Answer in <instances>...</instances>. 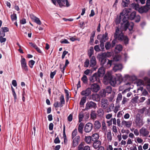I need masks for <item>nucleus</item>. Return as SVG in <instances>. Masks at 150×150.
<instances>
[{
    "instance_id": "nucleus-52",
    "label": "nucleus",
    "mask_w": 150,
    "mask_h": 150,
    "mask_svg": "<svg viewBox=\"0 0 150 150\" xmlns=\"http://www.w3.org/2000/svg\"><path fill=\"white\" fill-rule=\"evenodd\" d=\"M83 117V113L82 112L80 113L79 115V122H81L82 121V119Z\"/></svg>"
},
{
    "instance_id": "nucleus-3",
    "label": "nucleus",
    "mask_w": 150,
    "mask_h": 150,
    "mask_svg": "<svg viewBox=\"0 0 150 150\" xmlns=\"http://www.w3.org/2000/svg\"><path fill=\"white\" fill-rule=\"evenodd\" d=\"M124 79L126 81L125 85L128 87V88L130 89L133 88L132 82L136 80L137 77L134 75L130 76L128 74H125L124 76Z\"/></svg>"
},
{
    "instance_id": "nucleus-5",
    "label": "nucleus",
    "mask_w": 150,
    "mask_h": 150,
    "mask_svg": "<svg viewBox=\"0 0 150 150\" xmlns=\"http://www.w3.org/2000/svg\"><path fill=\"white\" fill-rule=\"evenodd\" d=\"M128 19L129 16L127 14L125 15L122 18V22L121 23V27L123 30L126 31L128 28L129 25Z\"/></svg>"
},
{
    "instance_id": "nucleus-36",
    "label": "nucleus",
    "mask_w": 150,
    "mask_h": 150,
    "mask_svg": "<svg viewBox=\"0 0 150 150\" xmlns=\"http://www.w3.org/2000/svg\"><path fill=\"white\" fill-rule=\"evenodd\" d=\"M85 141L88 144H90L92 140L91 137L90 136H85L84 139Z\"/></svg>"
},
{
    "instance_id": "nucleus-43",
    "label": "nucleus",
    "mask_w": 150,
    "mask_h": 150,
    "mask_svg": "<svg viewBox=\"0 0 150 150\" xmlns=\"http://www.w3.org/2000/svg\"><path fill=\"white\" fill-rule=\"evenodd\" d=\"M132 6L133 8L135 10H139V7L138 4L135 3H133L132 4Z\"/></svg>"
},
{
    "instance_id": "nucleus-12",
    "label": "nucleus",
    "mask_w": 150,
    "mask_h": 150,
    "mask_svg": "<svg viewBox=\"0 0 150 150\" xmlns=\"http://www.w3.org/2000/svg\"><path fill=\"white\" fill-rule=\"evenodd\" d=\"M73 139L72 142V146L75 147L78 145L80 141V137L77 136L74 137Z\"/></svg>"
},
{
    "instance_id": "nucleus-22",
    "label": "nucleus",
    "mask_w": 150,
    "mask_h": 150,
    "mask_svg": "<svg viewBox=\"0 0 150 150\" xmlns=\"http://www.w3.org/2000/svg\"><path fill=\"white\" fill-rule=\"evenodd\" d=\"M96 73L98 74L100 77L102 76L105 73L104 67H100Z\"/></svg>"
},
{
    "instance_id": "nucleus-49",
    "label": "nucleus",
    "mask_w": 150,
    "mask_h": 150,
    "mask_svg": "<svg viewBox=\"0 0 150 150\" xmlns=\"http://www.w3.org/2000/svg\"><path fill=\"white\" fill-rule=\"evenodd\" d=\"M86 97H83L81 99L80 102V104L81 105H83L86 102Z\"/></svg>"
},
{
    "instance_id": "nucleus-35",
    "label": "nucleus",
    "mask_w": 150,
    "mask_h": 150,
    "mask_svg": "<svg viewBox=\"0 0 150 150\" xmlns=\"http://www.w3.org/2000/svg\"><path fill=\"white\" fill-rule=\"evenodd\" d=\"M136 15V12L134 11L131 13L129 18L130 20H132L134 19V18H135Z\"/></svg>"
},
{
    "instance_id": "nucleus-4",
    "label": "nucleus",
    "mask_w": 150,
    "mask_h": 150,
    "mask_svg": "<svg viewBox=\"0 0 150 150\" xmlns=\"http://www.w3.org/2000/svg\"><path fill=\"white\" fill-rule=\"evenodd\" d=\"M104 57L105 55L103 53L99 56V60L101 61V63L105 66L106 68H109L111 65L112 61L109 60L108 59H105Z\"/></svg>"
},
{
    "instance_id": "nucleus-10",
    "label": "nucleus",
    "mask_w": 150,
    "mask_h": 150,
    "mask_svg": "<svg viewBox=\"0 0 150 150\" xmlns=\"http://www.w3.org/2000/svg\"><path fill=\"white\" fill-rule=\"evenodd\" d=\"M139 132L141 135L146 137L148 135L149 132L146 128L142 127L140 129Z\"/></svg>"
},
{
    "instance_id": "nucleus-32",
    "label": "nucleus",
    "mask_w": 150,
    "mask_h": 150,
    "mask_svg": "<svg viewBox=\"0 0 150 150\" xmlns=\"http://www.w3.org/2000/svg\"><path fill=\"white\" fill-rule=\"evenodd\" d=\"M114 108V104L113 103H111L109 105L108 108L107 109V112H111L112 110H113Z\"/></svg>"
},
{
    "instance_id": "nucleus-60",
    "label": "nucleus",
    "mask_w": 150,
    "mask_h": 150,
    "mask_svg": "<svg viewBox=\"0 0 150 150\" xmlns=\"http://www.w3.org/2000/svg\"><path fill=\"white\" fill-rule=\"evenodd\" d=\"M129 99L125 97H123V100L122 101V105L124 104L126 102H127Z\"/></svg>"
},
{
    "instance_id": "nucleus-47",
    "label": "nucleus",
    "mask_w": 150,
    "mask_h": 150,
    "mask_svg": "<svg viewBox=\"0 0 150 150\" xmlns=\"http://www.w3.org/2000/svg\"><path fill=\"white\" fill-rule=\"evenodd\" d=\"M35 63V62L33 60H31L29 61L28 62V65L31 68H32L33 67V66Z\"/></svg>"
},
{
    "instance_id": "nucleus-48",
    "label": "nucleus",
    "mask_w": 150,
    "mask_h": 150,
    "mask_svg": "<svg viewBox=\"0 0 150 150\" xmlns=\"http://www.w3.org/2000/svg\"><path fill=\"white\" fill-rule=\"evenodd\" d=\"M21 66L23 70L25 71H28V67L27 65V64H23L22 65H21Z\"/></svg>"
},
{
    "instance_id": "nucleus-1",
    "label": "nucleus",
    "mask_w": 150,
    "mask_h": 150,
    "mask_svg": "<svg viewBox=\"0 0 150 150\" xmlns=\"http://www.w3.org/2000/svg\"><path fill=\"white\" fill-rule=\"evenodd\" d=\"M114 37L115 39L112 41L111 44L112 47L115 46L117 40L120 41H123L125 45L127 44L128 43V39L127 37L124 35L122 32L119 33V29L118 28H117L116 29L114 35Z\"/></svg>"
},
{
    "instance_id": "nucleus-17",
    "label": "nucleus",
    "mask_w": 150,
    "mask_h": 150,
    "mask_svg": "<svg viewBox=\"0 0 150 150\" xmlns=\"http://www.w3.org/2000/svg\"><path fill=\"white\" fill-rule=\"evenodd\" d=\"M132 122L131 121H126L123 120L122 122V124L127 128H130L132 125Z\"/></svg>"
},
{
    "instance_id": "nucleus-8",
    "label": "nucleus",
    "mask_w": 150,
    "mask_h": 150,
    "mask_svg": "<svg viewBox=\"0 0 150 150\" xmlns=\"http://www.w3.org/2000/svg\"><path fill=\"white\" fill-rule=\"evenodd\" d=\"M90 88L93 92L96 93L100 90V86L97 83H93L91 85Z\"/></svg>"
},
{
    "instance_id": "nucleus-34",
    "label": "nucleus",
    "mask_w": 150,
    "mask_h": 150,
    "mask_svg": "<svg viewBox=\"0 0 150 150\" xmlns=\"http://www.w3.org/2000/svg\"><path fill=\"white\" fill-rule=\"evenodd\" d=\"M122 95L121 93H119L118 94L116 100V104L119 103L122 100Z\"/></svg>"
},
{
    "instance_id": "nucleus-51",
    "label": "nucleus",
    "mask_w": 150,
    "mask_h": 150,
    "mask_svg": "<svg viewBox=\"0 0 150 150\" xmlns=\"http://www.w3.org/2000/svg\"><path fill=\"white\" fill-rule=\"evenodd\" d=\"M89 60L88 59H86L84 63V67H88L89 65Z\"/></svg>"
},
{
    "instance_id": "nucleus-21",
    "label": "nucleus",
    "mask_w": 150,
    "mask_h": 150,
    "mask_svg": "<svg viewBox=\"0 0 150 150\" xmlns=\"http://www.w3.org/2000/svg\"><path fill=\"white\" fill-rule=\"evenodd\" d=\"M69 63V62L68 59H66L65 61V63L64 66H63L62 64H60V69H61L62 72L63 74L64 73V70L65 67L67 66L68 64Z\"/></svg>"
},
{
    "instance_id": "nucleus-41",
    "label": "nucleus",
    "mask_w": 150,
    "mask_h": 150,
    "mask_svg": "<svg viewBox=\"0 0 150 150\" xmlns=\"http://www.w3.org/2000/svg\"><path fill=\"white\" fill-rule=\"evenodd\" d=\"M107 138L109 142H111L112 140V136L111 133L110 131L108 132L107 134Z\"/></svg>"
},
{
    "instance_id": "nucleus-31",
    "label": "nucleus",
    "mask_w": 150,
    "mask_h": 150,
    "mask_svg": "<svg viewBox=\"0 0 150 150\" xmlns=\"http://www.w3.org/2000/svg\"><path fill=\"white\" fill-rule=\"evenodd\" d=\"M83 126L84 125L83 124L82 122L81 123L79 126L78 128V131L79 132L80 134H83Z\"/></svg>"
},
{
    "instance_id": "nucleus-15",
    "label": "nucleus",
    "mask_w": 150,
    "mask_h": 150,
    "mask_svg": "<svg viewBox=\"0 0 150 150\" xmlns=\"http://www.w3.org/2000/svg\"><path fill=\"white\" fill-rule=\"evenodd\" d=\"M91 93V91L90 88H88L86 90H83L81 92V94L84 96L86 97L88 96Z\"/></svg>"
},
{
    "instance_id": "nucleus-27",
    "label": "nucleus",
    "mask_w": 150,
    "mask_h": 150,
    "mask_svg": "<svg viewBox=\"0 0 150 150\" xmlns=\"http://www.w3.org/2000/svg\"><path fill=\"white\" fill-rule=\"evenodd\" d=\"M78 150H91V148L88 146H85L84 147H83L81 146V144H80L78 146Z\"/></svg>"
},
{
    "instance_id": "nucleus-61",
    "label": "nucleus",
    "mask_w": 150,
    "mask_h": 150,
    "mask_svg": "<svg viewBox=\"0 0 150 150\" xmlns=\"http://www.w3.org/2000/svg\"><path fill=\"white\" fill-rule=\"evenodd\" d=\"M61 43L62 44H69V42L66 39H62L61 41Z\"/></svg>"
},
{
    "instance_id": "nucleus-2",
    "label": "nucleus",
    "mask_w": 150,
    "mask_h": 150,
    "mask_svg": "<svg viewBox=\"0 0 150 150\" xmlns=\"http://www.w3.org/2000/svg\"><path fill=\"white\" fill-rule=\"evenodd\" d=\"M103 82L106 84L109 83L112 86L114 87L115 86L116 83V79L113 77L111 71H108L105 75L104 77Z\"/></svg>"
},
{
    "instance_id": "nucleus-55",
    "label": "nucleus",
    "mask_w": 150,
    "mask_h": 150,
    "mask_svg": "<svg viewBox=\"0 0 150 150\" xmlns=\"http://www.w3.org/2000/svg\"><path fill=\"white\" fill-rule=\"evenodd\" d=\"M124 114V112L123 110L119 111L117 115V117H121Z\"/></svg>"
},
{
    "instance_id": "nucleus-16",
    "label": "nucleus",
    "mask_w": 150,
    "mask_h": 150,
    "mask_svg": "<svg viewBox=\"0 0 150 150\" xmlns=\"http://www.w3.org/2000/svg\"><path fill=\"white\" fill-rule=\"evenodd\" d=\"M30 17L31 19L38 24L40 25L41 24V22L39 19L33 15L31 14Z\"/></svg>"
},
{
    "instance_id": "nucleus-42",
    "label": "nucleus",
    "mask_w": 150,
    "mask_h": 150,
    "mask_svg": "<svg viewBox=\"0 0 150 150\" xmlns=\"http://www.w3.org/2000/svg\"><path fill=\"white\" fill-rule=\"evenodd\" d=\"M81 80L83 83L85 84H86L88 82V79L86 76L83 75L81 79Z\"/></svg>"
},
{
    "instance_id": "nucleus-38",
    "label": "nucleus",
    "mask_w": 150,
    "mask_h": 150,
    "mask_svg": "<svg viewBox=\"0 0 150 150\" xmlns=\"http://www.w3.org/2000/svg\"><path fill=\"white\" fill-rule=\"evenodd\" d=\"M60 100L61 103L60 106L62 107L63 106V104H64L65 103V100L63 95H62L60 96Z\"/></svg>"
},
{
    "instance_id": "nucleus-26",
    "label": "nucleus",
    "mask_w": 150,
    "mask_h": 150,
    "mask_svg": "<svg viewBox=\"0 0 150 150\" xmlns=\"http://www.w3.org/2000/svg\"><path fill=\"white\" fill-rule=\"evenodd\" d=\"M94 125L95 129H98L100 127L101 124L98 121L96 120L94 122Z\"/></svg>"
},
{
    "instance_id": "nucleus-29",
    "label": "nucleus",
    "mask_w": 150,
    "mask_h": 150,
    "mask_svg": "<svg viewBox=\"0 0 150 150\" xmlns=\"http://www.w3.org/2000/svg\"><path fill=\"white\" fill-rule=\"evenodd\" d=\"M101 129L103 132H106L107 131V127L104 121L102 122Z\"/></svg>"
},
{
    "instance_id": "nucleus-37",
    "label": "nucleus",
    "mask_w": 150,
    "mask_h": 150,
    "mask_svg": "<svg viewBox=\"0 0 150 150\" xmlns=\"http://www.w3.org/2000/svg\"><path fill=\"white\" fill-rule=\"evenodd\" d=\"M144 84V81L141 79H138L137 80L136 84L137 86H143Z\"/></svg>"
},
{
    "instance_id": "nucleus-23",
    "label": "nucleus",
    "mask_w": 150,
    "mask_h": 150,
    "mask_svg": "<svg viewBox=\"0 0 150 150\" xmlns=\"http://www.w3.org/2000/svg\"><path fill=\"white\" fill-rule=\"evenodd\" d=\"M112 91V88L110 86H108L103 90V93H110Z\"/></svg>"
},
{
    "instance_id": "nucleus-19",
    "label": "nucleus",
    "mask_w": 150,
    "mask_h": 150,
    "mask_svg": "<svg viewBox=\"0 0 150 150\" xmlns=\"http://www.w3.org/2000/svg\"><path fill=\"white\" fill-rule=\"evenodd\" d=\"M127 11V9H125L122 12H121L120 13V15L119 16V17H117L115 20V22L117 24L119 23L120 22H121V16H123V15H125L126 13H124L125 12H126Z\"/></svg>"
},
{
    "instance_id": "nucleus-45",
    "label": "nucleus",
    "mask_w": 150,
    "mask_h": 150,
    "mask_svg": "<svg viewBox=\"0 0 150 150\" xmlns=\"http://www.w3.org/2000/svg\"><path fill=\"white\" fill-rule=\"evenodd\" d=\"M111 47V44L110 42H107L105 43V47L106 50H108Z\"/></svg>"
},
{
    "instance_id": "nucleus-7",
    "label": "nucleus",
    "mask_w": 150,
    "mask_h": 150,
    "mask_svg": "<svg viewBox=\"0 0 150 150\" xmlns=\"http://www.w3.org/2000/svg\"><path fill=\"white\" fill-rule=\"evenodd\" d=\"M100 77L98 73H95L90 77L89 79L90 81L92 83H94L96 81L99 82Z\"/></svg>"
},
{
    "instance_id": "nucleus-28",
    "label": "nucleus",
    "mask_w": 150,
    "mask_h": 150,
    "mask_svg": "<svg viewBox=\"0 0 150 150\" xmlns=\"http://www.w3.org/2000/svg\"><path fill=\"white\" fill-rule=\"evenodd\" d=\"M88 55L89 58L91 57L92 55L94 54V50L93 47H90L88 52Z\"/></svg>"
},
{
    "instance_id": "nucleus-33",
    "label": "nucleus",
    "mask_w": 150,
    "mask_h": 150,
    "mask_svg": "<svg viewBox=\"0 0 150 150\" xmlns=\"http://www.w3.org/2000/svg\"><path fill=\"white\" fill-rule=\"evenodd\" d=\"M122 49V46L121 45H119L116 46L115 48V51L117 52L121 51Z\"/></svg>"
},
{
    "instance_id": "nucleus-56",
    "label": "nucleus",
    "mask_w": 150,
    "mask_h": 150,
    "mask_svg": "<svg viewBox=\"0 0 150 150\" xmlns=\"http://www.w3.org/2000/svg\"><path fill=\"white\" fill-rule=\"evenodd\" d=\"M135 22H138L140 21V17L139 15H136L134 19Z\"/></svg>"
},
{
    "instance_id": "nucleus-30",
    "label": "nucleus",
    "mask_w": 150,
    "mask_h": 150,
    "mask_svg": "<svg viewBox=\"0 0 150 150\" xmlns=\"http://www.w3.org/2000/svg\"><path fill=\"white\" fill-rule=\"evenodd\" d=\"M91 138L93 142L98 141L99 138V135L97 133H95L92 135Z\"/></svg>"
},
{
    "instance_id": "nucleus-11",
    "label": "nucleus",
    "mask_w": 150,
    "mask_h": 150,
    "mask_svg": "<svg viewBox=\"0 0 150 150\" xmlns=\"http://www.w3.org/2000/svg\"><path fill=\"white\" fill-rule=\"evenodd\" d=\"M93 127V124L90 122L87 123L85 126L84 131L86 133L90 132L92 130Z\"/></svg>"
},
{
    "instance_id": "nucleus-59",
    "label": "nucleus",
    "mask_w": 150,
    "mask_h": 150,
    "mask_svg": "<svg viewBox=\"0 0 150 150\" xmlns=\"http://www.w3.org/2000/svg\"><path fill=\"white\" fill-rule=\"evenodd\" d=\"M65 93L66 94V96L67 98V99L68 100L69 98L70 97V96L69 95V92L68 90L65 89L64 90Z\"/></svg>"
},
{
    "instance_id": "nucleus-50",
    "label": "nucleus",
    "mask_w": 150,
    "mask_h": 150,
    "mask_svg": "<svg viewBox=\"0 0 150 150\" xmlns=\"http://www.w3.org/2000/svg\"><path fill=\"white\" fill-rule=\"evenodd\" d=\"M11 17L12 21H15L17 19L16 15L15 13H13L11 14Z\"/></svg>"
},
{
    "instance_id": "nucleus-44",
    "label": "nucleus",
    "mask_w": 150,
    "mask_h": 150,
    "mask_svg": "<svg viewBox=\"0 0 150 150\" xmlns=\"http://www.w3.org/2000/svg\"><path fill=\"white\" fill-rule=\"evenodd\" d=\"M95 32L93 31L91 34V36L90 38V42L91 43L93 41V38L95 36Z\"/></svg>"
},
{
    "instance_id": "nucleus-20",
    "label": "nucleus",
    "mask_w": 150,
    "mask_h": 150,
    "mask_svg": "<svg viewBox=\"0 0 150 150\" xmlns=\"http://www.w3.org/2000/svg\"><path fill=\"white\" fill-rule=\"evenodd\" d=\"M122 69V66L121 64H115L113 68V70L115 72L118 71H121Z\"/></svg>"
},
{
    "instance_id": "nucleus-57",
    "label": "nucleus",
    "mask_w": 150,
    "mask_h": 150,
    "mask_svg": "<svg viewBox=\"0 0 150 150\" xmlns=\"http://www.w3.org/2000/svg\"><path fill=\"white\" fill-rule=\"evenodd\" d=\"M105 57H109L112 55V53L110 52H105L103 53Z\"/></svg>"
},
{
    "instance_id": "nucleus-54",
    "label": "nucleus",
    "mask_w": 150,
    "mask_h": 150,
    "mask_svg": "<svg viewBox=\"0 0 150 150\" xmlns=\"http://www.w3.org/2000/svg\"><path fill=\"white\" fill-rule=\"evenodd\" d=\"M134 26V24L132 22H131L130 23H129V25L128 26V29L129 30H132Z\"/></svg>"
},
{
    "instance_id": "nucleus-53",
    "label": "nucleus",
    "mask_w": 150,
    "mask_h": 150,
    "mask_svg": "<svg viewBox=\"0 0 150 150\" xmlns=\"http://www.w3.org/2000/svg\"><path fill=\"white\" fill-rule=\"evenodd\" d=\"M147 109L146 107H143L142 109L139 110V112L141 114L144 113L146 110Z\"/></svg>"
},
{
    "instance_id": "nucleus-24",
    "label": "nucleus",
    "mask_w": 150,
    "mask_h": 150,
    "mask_svg": "<svg viewBox=\"0 0 150 150\" xmlns=\"http://www.w3.org/2000/svg\"><path fill=\"white\" fill-rule=\"evenodd\" d=\"M94 142L93 144V148L95 149L98 148L101 144V142L99 140Z\"/></svg>"
},
{
    "instance_id": "nucleus-18",
    "label": "nucleus",
    "mask_w": 150,
    "mask_h": 150,
    "mask_svg": "<svg viewBox=\"0 0 150 150\" xmlns=\"http://www.w3.org/2000/svg\"><path fill=\"white\" fill-rule=\"evenodd\" d=\"M135 122L137 125L139 126H142L144 124L142 119L139 117L137 116L136 118Z\"/></svg>"
},
{
    "instance_id": "nucleus-14",
    "label": "nucleus",
    "mask_w": 150,
    "mask_h": 150,
    "mask_svg": "<svg viewBox=\"0 0 150 150\" xmlns=\"http://www.w3.org/2000/svg\"><path fill=\"white\" fill-rule=\"evenodd\" d=\"M108 100L105 99H102L101 101V107L103 109H106L108 107Z\"/></svg>"
},
{
    "instance_id": "nucleus-63",
    "label": "nucleus",
    "mask_w": 150,
    "mask_h": 150,
    "mask_svg": "<svg viewBox=\"0 0 150 150\" xmlns=\"http://www.w3.org/2000/svg\"><path fill=\"white\" fill-rule=\"evenodd\" d=\"M1 30H2L4 32H6L8 31L9 29L7 27H2L1 29Z\"/></svg>"
},
{
    "instance_id": "nucleus-64",
    "label": "nucleus",
    "mask_w": 150,
    "mask_h": 150,
    "mask_svg": "<svg viewBox=\"0 0 150 150\" xmlns=\"http://www.w3.org/2000/svg\"><path fill=\"white\" fill-rule=\"evenodd\" d=\"M21 65L26 64L25 59L23 58H22L21 60Z\"/></svg>"
},
{
    "instance_id": "nucleus-25",
    "label": "nucleus",
    "mask_w": 150,
    "mask_h": 150,
    "mask_svg": "<svg viewBox=\"0 0 150 150\" xmlns=\"http://www.w3.org/2000/svg\"><path fill=\"white\" fill-rule=\"evenodd\" d=\"M92 99L95 101H98L100 100V96L97 94H93L92 95Z\"/></svg>"
},
{
    "instance_id": "nucleus-13",
    "label": "nucleus",
    "mask_w": 150,
    "mask_h": 150,
    "mask_svg": "<svg viewBox=\"0 0 150 150\" xmlns=\"http://www.w3.org/2000/svg\"><path fill=\"white\" fill-rule=\"evenodd\" d=\"M90 58V67H94L96 64V61L95 57L93 56Z\"/></svg>"
},
{
    "instance_id": "nucleus-9",
    "label": "nucleus",
    "mask_w": 150,
    "mask_h": 150,
    "mask_svg": "<svg viewBox=\"0 0 150 150\" xmlns=\"http://www.w3.org/2000/svg\"><path fill=\"white\" fill-rule=\"evenodd\" d=\"M97 38L100 40V42H105L108 39V34L105 33L102 36L99 35L97 37Z\"/></svg>"
},
{
    "instance_id": "nucleus-40",
    "label": "nucleus",
    "mask_w": 150,
    "mask_h": 150,
    "mask_svg": "<svg viewBox=\"0 0 150 150\" xmlns=\"http://www.w3.org/2000/svg\"><path fill=\"white\" fill-rule=\"evenodd\" d=\"M129 3L127 2L126 1L122 0L121 4L122 6V7L124 8L126 7H127L129 4Z\"/></svg>"
},
{
    "instance_id": "nucleus-39",
    "label": "nucleus",
    "mask_w": 150,
    "mask_h": 150,
    "mask_svg": "<svg viewBox=\"0 0 150 150\" xmlns=\"http://www.w3.org/2000/svg\"><path fill=\"white\" fill-rule=\"evenodd\" d=\"M120 108V106L119 103L116 104L115 106V108L113 110V111L115 113H117L119 110Z\"/></svg>"
},
{
    "instance_id": "nucleus-62",
    "label": "nucleus",
    "mask_w": 150,
    "mask_h": 150,
    "mask_svg": "<svg viewBox=\"0 0 150 150\" xmlns=\"http://www.w3.org/2000/svg\"><path fill=\"white\" fill-rule=\"evenodd\" d=\"M56 70H55L53 72H51L50 74V78L51 79H52L53 78L54 76L56 74Z\"/></svg>"
},
{
    "instance_id": "nucleus-6",
    "label": "nucleus",
    "mask_w": 150,
    "mask_h": 150,
    "mask_svg": "<svg viewBox=\"0 0 150 150\" xmlns=\"http://www.w3.org/2000/svg\"><path fill=\"white\" fill-rule=\"evenodd\" d=\"M97 105L96 103L93 101H89L86 104L85 110H88L92 108L95 109Z\"/></svg>"
},
{
    "instance_id": "nucleus-46",
    "label": "nucleus",
    "mask_w": 150,
    "mask_h": 150,
    "mask_svg": "<svg viewBox=\"0 0 150 150\" xmlns=\"http://www.w3.org/2000/svg\"><path fill=\"white\" fill-rule=\"evenodd\" d=\"M77 134V129L76 128L72 132V133L71 137L72 139H73L74 137L76 136Z\"/></svg>"
},
{
    "instance_id": "nucleus-58",
    "label": "nucleus",
    "mask_w": 150,
    "mask_h": 150,
    "mask_svg": "<svg viewBox=\"0 0 150 150\" xmlns=\"http://www.w3.org/2000/svg\"><path fill=\"white\" fill-rule=\"evenodd\" d=\"M138 99V97L136 96L133 98L132 100V102L134 103H136L137 102V100Z\"/></svg>"
}]
</instances>
